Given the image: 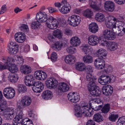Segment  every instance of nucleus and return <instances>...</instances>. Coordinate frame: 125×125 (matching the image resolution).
<instances>
[{"instance_id": "aec40b11", "label": "nucleus", "mask_w": 125, "mask_h": 125, "mask_svg": "<svg viewBox=\"0 0 125 125\" xmlns=\"http://www.w3.org/2000/svg\"><path fill=\"white\" fill-rule=\"evenodd\" d=\"M31 102V99L28 96L23 97L21 100V105L23 107H27L30 105Z\"/></svg>"}, {"instance_id": "6e6d98bb", "label": "nucleus", "mask_w": 125, "mask_h": 125, "mask_svg": "<svg viewBox=\"0 0 125 125\" xmlns=\"http://www.w3.org/2000/svg\"><path fill=\"white\" fill-rule=\"evenodd\" d=\"M23 121L24 123L23 124V125H33L32 121L28 118L24 119Z\"/></svg>"}, {"instance_id": "603ef678", "label": "nucleus", "mask_w": 125, "mask_h": 125, "mask_svg": "<svg viewBox=\"0 0 125 125\" xmlns=\"http://www.w3.org/2000/svg\"><path fill=\"white\" fill-rule=\"evenodd\" d=\"M117 125H125V116L119 118L117 122Z\"/></svg>"}, {"instance_id": "412c9836", "label": "nucleus", "mask_w": 125, "mask_h": 125, "mask_svg": "<svg viewBox=\"0 0 125 125\" xmlns=\"http://www.w3.org/2000/svg\"><path fill=\"white\" fill-rule=\"evenodd\" d=\"M26 39L25 35L23 33H20V34L16 33L15 35V39L16 42L19 43H22Z\"/></svg>"}, {"instance_id": "ddd939ff", "label": "nucleus", "mask_w": 125, "mask_h": 125, "mask_svg": "<svg viewBox=\"0 0 125 125\" xmlns=\"http://www.w3.org/2000/svg\"><path fill=\"white\" fill-rule=\"evenodd\" d=\"M35 77L32 75H27L24 79V83L26 85L31 86L35 82Z\"/></svg>"}, {"instance_id": "c756f323", "label": "nucleus", "mask_w": 125, "mask_h": 125, "mask_svg": "<svg viewBox=\"0 0 125 125\" xmlns=\"http://www.w3.org/2000/svg\"><path fill=\"white\" fill-rule=\"evenodd\" d=\"M90 31L93 33H95L98 30V27L97 25L95 23H91L89 25Z\"/></svg>"}, {"instance_id": "7c9ffc66", "label": "nucleus", "mask_w": 125, "mask_h": 125, "mask_svg": "<svg viewBox=\"0 0 125 125\" xmlns=\"http://www.w3.org/2000/svg\"><path fill=\"white\" fill-rule=\"evenodd\" d=\"M11 62H9L8 64V69L10 71L14 73L17 72L18 70V68L16 65V64H11Z\"/></svg>"}, {"instance_id": "2f4dec72", "label": "nucleus", "mask_w": 125, "mask_h": 125, "mask_svg": "<svg viewBox=\"0 0 125 125\" xmlns=\"http://www.w3.org/2000/svg\"><path fill=\"white\" fill-rule=\"evenodd\" d=\"M118 48L117 44L115 42H109L107 49L111 51H114Z\"/></svg>"}, {"instance_id": "4468645a", "label": "nucleus", "mask_w": 125, "mask_h": 125, "mask_svg": "<svg viewBox=\"0 0 125 125\" xmlns=\"http://www.w3.org/2000/svg\"><path fill=\"white\" fill-rule=\"evenodd\" d=\"M62 5L61 8L59 9V11L61 13L66 14L70 11L71 7L70 5L67 3V0L64 1V3Z\"/></svg>"}, {"instance_id": "49530a36", "label": "nucleus", "mask_w": 125, "mask_h": 125, "mask_svg": "<svg viewBox=\"0 0 125 125\" xmlns=\"http://www.w3.org/2000/svg\"><path fill=\"white\" fill-rule=\"evenodd\" d=\"M18 91L20 93L25 92H26L27 90L26 87L22 85L19 84L18 85Z\"/></svg>"}, {"instance_id": "9d476101", "label": "nucleus", "mask_w": 125, "mask_h": 125, "mask_svg": "<svg viewBox=\"0 0 125 125\" xmlns=\"http://www.w3.org/2000/svg\"><path fill=\"white\" fill-rule=\"evenodd\" d=\"M104 38L108 40H112L116 38V36L112 31L109 29L105 30L103 32Z\"/></svg>"}, {"instance_id": "f3484780", "label": "nucleus", "mask_w": 125, "mask_h": 125, "mask_svg": "<svg viewBox=\"0 0 125 125\" xmlns=\"http://www.w3.org/2000/svg\"><path fill=\"white\" fill-rule=\"evenodd\" d=\"M68 97L69 100L73 103L78 102L80 99L79 95L77 93L74 92L69 93L68 95Z\"/></svg>"}, {"instance_id": "a878e982", "label": "nucleus", "mask_w": 125, "mask_h": 125, "mask_svg": "<svg viewBox=\"0 0 125 125\" xmlns=\"http://www.w3.org/2000/svg\"><path fill=\"white\" fill-rule=\"evenodd\" d=\"M69 89V85L66 83H62L59 84L58 90L61 92H65L68 91Z\"/></svg>"}, {"instance_id": "f704fd0d", "label": "nucleus", "mask_w": 125, "mask_h": 125, "mask_svg": "<svg viewBox=\"0 0 125 125\" xmlns=\"http://www.w3.org/2000/svg\"><path fill=\"white\" fill-rule=\"evenodd\" d=\"M75 68L76 70L80 71H83L85 70L86 66L83 63L77 62L75 64Z\"/></svg>"}, {"instance_id": "423d86ee", "label": "nucleus", "mask_w": 125, "mask_h": 125, "mask_svg": "<svg viewBox=\"0 0 125 125\" xmlns=\"http://www.w3.org/2000/svg\"><path fill=\"white\" fill-rule=\"evenodd\" d=\"M86 79L88 83L87 85L88 88L90 90L93 88L96 84V79L92 74V73H87Z\"/></svg>"}, {"instance_id": "e433bc0d", "label": "nucleus", "mask_w": 125, "mask_h": 125, "mask_svg": "<svg viewBox=\"0 0 125 125\" xmlns=\"http://www.w3.org/2000/svg\"><path fill=\"white\" fill-rule=\"evenodd\" d=\"M83 60L85 63L89 64L93 62V58L91 55H86L83 57Z\"/></svg>"}, {"instance_id": "58836bf2", "label": "nucleus", "mask_w": 125, "mask_h": 125, "mask_svg": "<svg viewBox=\"0 0 125 125\" xmlns=\"http://www.w3.org/2000/svg\"><path fill=\"white\" fill-rule=\"evenodd\" d=\"M8 78L9 80L12 83L17 82L18 79V77L17 75L12 74H10Z\"/></svg>"}, {"instance_id": "09e8293b", "label": "nucleus", "mask_w": 125, "mask_h": 125, "mask_svg": "<svg viewBox=\"0 0 125 125\" xmlns=\"http://www.w3.org/2000/svg\"><path fill=\"white\" fill-rule=\"evenodd\" d=\"M110 105L109 104H105L102 109L103 113H106L108 112L110 109Z\"/></svg>"}, {"instance_id": "f03ea898", "label": "nucleus", "mask_w": 125, "mask_h": 125, "mask_svg": "<svg viewBox=\"0 0 125 125\" xmlns=\"http://www.w3.org/2000/svg\"><path fill=\"white\" fill-rule=\"evenodd\" d=\"M0 115H5V117H7L8 120H10L13 119L15 115L13 109L9 108L5 109L0 104Z\"/></svg>"}, {"instance_id": "864d4df0", "label": "nucleus", "mask_w": 125, "mask_h": 125, "mask_svg": "<svg viewBox=\"0 0 125 125\" xmlns=\"http://www.w3.org/2000/svg\"><path fill=\"white\" fill-rule=\"evenodd\" d=\"M94 102L95 103V104H99L101 103V99L99 98H95L94 99L93 101H92L91 102H90L89 103V104L90 106L92 108H93V106L92 105V104L91 103H93Z\"/></svg>"}, {"instance_id": "7ed1b4c3", "label": "nucleus", "mask_w": 125, "mask_h": 125, "mask_svg": "<svg viewBox=\"0 0 125 125\" xmlns=\"http://www.w3.org/2000/svg\"><path fill=\"white\" fill-rule=\"evenodd\" d=\"M91 109L88 107V106H83L81 107L80 112H77L75 115L77 117H80L82 115L85 116L90 117L93 113L92 112Z\"/></svg>"}, {"instance_id": "5fc2aeb1", "label": "nucleus", "mask_w": 125, "mask_h": 125, "mask_svg": "<svg viewBox=\"0 0 125 125\" xmlns=\"http://www.w3.org/2000/svg\"><path fill=\"white\" fill-rule=\"evenodd\" d=\"M86 73H92L93 72V68L90 65H88L85 68Z\"/></svg>"}, {"instance_id": "6e6552de", "label": "nucleus", "mask_w": 125, "mask_h": 125, "mask_svg": "<svg viewBox=\"0 0 125 125\" xmlns=\"http://www.w3.org/2000/svg\"><path fill=\"white\" fill-rule=\"evenodd\" d=\"M3 93L4 96L7 98L12 99L15 96V91L12 88L9 87L4 89Z\"/></svg>"}, {"instance_id": "4be33fe9", "label": "nucleus", "mask_w": 125, "mask_h": 125, "mask_svg": "<svg viewBox=\"0 0 125 125\" xmlns=\"http://www.w3.org/2000/svg\"><path fill=\"white\" fill-rule=\"evenodd\" d=\"M88 43L91 45L94 46L96 45L98 42L99 39L96 36L92 35L88 38Z\"/></svg>"}, {"instance_id": "c85d7f7f", "label": "nucleus", "mask_w": 125, "mask_h": 125, "mask_svg": "<svg viewBox=\"0 0 125 125\" xmlns=\"http://www.w3.org/2000/svg\"><path fill=\"white\" fill-rule=\"evenodd\" d=\"M42 96L43 99L46 100L50 99L52 96V92L48 90L44 91L42 94Z\"/></svg>"}, {"instance_id": "a19ab883", "label": "nucleus", "mask_w": 125, "mask_h": 125, "mask_svg": "<svg viewBox=\"0 0 125 125\" xmlns=\"http://www.w3.org/2000/svg\"><path fill=\"white\" fill-rule=\"evenodd\" d=\"M93 119L94 121L98 122L102 121L103 119L102 116L99 113H97L94 115Z\"/></svg>"}, {"instance_id": "a18cd8bd", "label": "nucleus", "mask_w": 125, "mask_h": 125, "mask_svg": "<svg viewBox=\"0 0 125 125\" xmlns=\"http://www.w3.org/2000/svg\"><path fill=\"white\" fill-rule=\"evenodd\" d=\"M32 85H34L36 87L39 88L41 90H43L44 86L43 84L40 82H35Z\"/></svg>"}, {"instance_id": "de8ad7c7", "label": "nucleus", "mask_w": 125, "mask_h": 125, "mask_svg": "<svg viewBox=\"0 0 125 125\" xmlns=\"http://www.w3.org/2000/svg\"><path fill=\"white\" fill-rule=\"evenodd\" d=\"M53 35L55 37L60 38L62 36V33L60 30L58 29L54 31Z\"/></svg>"}, {"instance_id": "79ce46f5", "label": "nucleus", "mask_w": 125, "mask_h": 125, "mask_svg": "<svg viewBox=\"0 0 125 125\" xmlns=\"http://www.w3.org/2000/svg\"><path fill=\"white\" fill-rule=\"evenodd\" d=\"M62 46L63 44L62 43L57 42L54 43L53 48L56 51H59L61 50Z\"/></svg>"}, {"instance_id": "9b49d317", "label": "nucleus", "mask_w": 125, "mask_h": 125, "mask_svg": "<svg viewBox=\"0 0 125 125\" xmlns=\"http://www.w3.org/2000/svg\"><path fill=\"white\" fill-rule=\"evenodd\" d=\"M47 86L50 89L56 88L58 83L57 81L54 78H48L45 82Z\"/></svg>"}, {"instance_id": "1a4fd4ad", "label": "nucleus", "mask_w": 125, "mask_h": 125, "mask_svg": "<svg viewBox=\"0 0 125 125\" xmlns=\"http://www.w3.org/2000/svg\"><path fill=\"white\" fill-rule=\"evenodd\" d=\"M10 44L12 47H10L8 49L9 53L11 55L16 54L18 51L19 46L16 43L14 40L11 39L9 43Z\"/></svg>"}, {"instance_id": "0e129e2a", "label": "nucleus", "mask_w": 125, "mask_h": 125, "mask_svg": "<svg viewBox=\"0 0 125 125\" xmlns=\"http://www.w3.org/2000/svg\"><path fill=\"white\" fill-rule=\"evenodd\" d=\"M31 86H33L32 87V89L33 91L35 92L39 93L42 91L39 88H38L34 85Z\"/></svg>"}, {"instance_id": "052dcab7", "label": "nucleus", "mask_w": 125, "mask_h": 125, "mask_svg": "<svg viewBox=\"0 0 125 125\" xmlns=\"http://www.w3.org/2000/svg\"><path fill=\"white\" fill-rule=\"evenodd\" d=\"M28 26L24 24H22L20 27V30L23 31H27L28 30Z\"/></svg>"}, {"instance_id": "0eeeda50", "label": "nucleus", "mask_w": 125, "mask_h": 125, "mask_svg": "<svg viewBox=\"0 0 125 125\" xmlns=\"http://www.w3.org/2000/svg\"><path fill=\"white\" fill-rule=\"evenodd\" d=\"M81 21V17L76 15H73L70 16L68 20L69 24L73 26H78L80 24Z\"/></svg>"}, {"instance_id": "ea45409f", "label": "nucleus", "mask_w": 125, "mask_h": 125, "mask_svg": "<svg viewBox=\"0 0 125 125\" xmlns=\"http://www.w3.org/2000/svg\"><path fill=\"white\" fill-rule=\"evenodd\" d=\"M41 24L38 21L32 22L31 24V27L32 29H38L40 28Z\"/></svg>"}, {"instance_id": "37998d69", "label": "nucleus", "mask_w": 125, "mask_h": 125, "mask_svg": "<svg viewBox=\"0 0 125 125\" xmlns=\"http://www.w3.org/2000/svg\"><path fill=\"white\" fill-rule=\"evenodd\" d=\"M118 117V114L115 113H112L110 114L109 117V119L111 121L115 122Z\"/></svg>"}, {"instance_id": "338daca9", "label": "nucleus", "mask_w": 125, "mask_h": 125, "mask_svg": "<svg viewBox=\"0 0 125 125\" xmlns=\"http://www.w3.org/2000/svg\"><path fill=\"white\" fill-rule=\"evenodd\" d=\"M115 1L117 4L122 5L125 3V0H114Z\"/></svg>"}, {"instance_id": "4d7b16f0", "label": "nucleus", "mask_w": 125, "mask_h": 125, "mask_svg": "<svg viewBox=\"0 0 125 125\" xmlns=\"http://www.w3.org/2000/svg\"><path fill=\"white\" fill-rule=\"evenodd\" d=\"M57 58V54L55 52H52L51 54V59L52 62H55L56 61Z\"/></svg>"}, {"instance_id": "b1692460", "label": "nucleus", "mask_w": 125, "mask_h": 125, "mask_svg": "<svg viewBox=\"0 0 125 125\" xmlns=\"http://www.w3.org/2000/svg\"><path fill=\"white\" fill-rule=\"evenodd\" d=\"M71 44L74 47L79 46L81 43V41L78 37H72L70 40Z\"/></svg>"}, {"instance_id": "20e7f679", "label": "nucleus", "mask_w": 125, "mask_h": 125, "mask_svg": "<svg viewBox=\"0 0 125 125\" xmlns=\"http://www.w3.org/2000/svg\"><path fill=\"white\" fill-rule=\"evenodd\" d=\"M14 113L15 115L14 116L16 115L13 121V125H23V124L24 123L23 121L24 119H23V114L22 111L19 109L16 112V113L14 112Z\"/></svg>"}, {"instance_id": "680f3d73", "label": "nucleus", "mask_w": 125, "mask_h": 125, "mask_svg": "<svg viewBox=\"0 0 125 125\" xmlns=\"http://www.w3.org/2000/svg\"><path fill=\"white\" fill-rule=\"evenodd\" d=\"M125 26H124V28L123 30H119L118 31V32L117 33H119L116 34V35L119 36H121L123 35L125 33Z\"/></svg>"}, {"instance_id": "8fccbe9b", "label": "nucleus", "mask_w": 125, "mask_h": 125, "mask_svg": "<svg viewBox=\"0 0 125 125\" xmlns=\"http://www.w3.org/2000/svg\"><path fill=\"white\" fill-rule=\"evenodd\" d=\"M89 45L87 44H83L81 46V48L82 50L85 54H87L89 52Z\"/></svg>"}, {"instance_id": "3c124183", "label": "nucleus", "mask_w": 125, "mask_h": 125, "mask_svg": "<svg viewBox=\"0 0 125 125\" xmlns=\"http://www.w3.org/2000/svg\"><path fill=\"white\" fill-rule=\"evenodd\" d=\"M67 52L71 54H73L75 53L76 52V49L74 47L72 46L68 47L66 49Z\"/></svg>"}, {"instance_id": "c9c22d12", "label": "nucleus", "mask_w": 125, "mask_h": 125, "mask_svg": "<svg viewBox=\"0 0 125 125\" xmlns=\"http://www.w3.org/2000/svg\"><path fill=\"white\" fill-rule=\"evenodd\" d=\"M95 19L99 22H102L104 21L105 20V16L102 14L98 13L95 14Z\"/></svg>"}, {"instance_id": "13d9d810", "label": "nucleus", "mask_w": 125, "mask_h": 125, "mask_svg": "<svg viewBox=\"0 0 125 125\" xmlns=\"http://www.w3.org/2000/svg\"><path fill=\"white\" fill-rule=\"evenodd\" d=\"M9 62L8 61V59L7 60V62L3 65L2 64H0V70H3L8 69V64Z\"/></svg>"}, {"instance_id": "bb28decb", "label": "nucleus", "mask_w": 125, "mask_h": 125, "mask_svg": "<svg viewBox=\"0 0 125 125\" xmlns=\"http://www.w3.org/2000/svg\"><path fill=\"white\" fill-rule=\"evenodd\" d=\"M20 70L22 73L25 74L31 73V67L27 65H22L20 67Z\"/></svg>"}, {"instance_id": "e2e57ef3", "label": "nucleus", "mask_w": 125, "mask_h": 125, "mask_svg": "<svg viewBox=\"0 0 125 125\" xmlns=\"http://www.w3.org/2000/svg\"><path fill=\"white\" fill-rule=\"evenodd\" d=\"M7 10V6L6 4L3 5L1 8V10L0 11V13L2 14L4 13Z\"/></svg>"}, {"instance_id": "72a5a7b5", "label": "nucleus", "mask_w": 125, "mask_h": 125, "mask_svg": "<svg viewBox=\"0 0 125 125\" xmlns=\"http://www.w3.org/2000/svg\"><path fill=\"white\" fill-rule=\"evenodd\" d=\"M75 60L74 56L69 55L66 57L64 59V61L66 63L70 64L74 63Z\"/></svg>"}, {"instance_id": "cd10ccee", "label": "nucleus", "mask_w": 125, "mask_h": 125, "mask_svg": "<svg viewBox=\"0 0 125 125\" xmlns=\"http://www.w3.org/2000/svg\"><path fill=\"white\" fill-rule=\"evenodd\" d=\"M96 84V85L93 88H91L90 90L89 88H88V91L90 92V94L98 96L101 93V90L98 88H97Z\"/></svg>"}, {"instance_id": "5701e85b", "label": "nucleus", "mask_w": 125, "mask_h": 125, "mask_svg": "<svg viewBox=\"0 0 125 125\" xmlns=\"http://www.w3.org/2000/svg\"><path fill=\"white\" fill-rule=\"evenodd\" d=\"M99 80L101 84L104 85L109 83L110 82L111 79L109 76L103 75L101 76L100 79Z\"/></svg>"}, {"instance_id": "f8f14e48", "label": "nucleus", "mask_w": 125, "mask_h": 125, "mask_svg": "<svg viewBox=\"0 0 125 125\" xmlns=\"http://www.w3.org/2000/svg\"><path fill=\"white\" fill-rule=\"evenodd\" d=\"M94 64L96 68L100 70L104 67L105 62L103 59L101 58H98L95 60Z\"/></svg>"}, {"instance_id": "a211bd4d", "label": "nucleus", "mask_w": 125, "mask_h": 125, "mask_svg": "<svg viewBox=\"0 0 125 125\" xmlns=\"http://www.w3.org/2000/svg\"><path fill=\"white\" fill-rule=\"evenodd\" d=\"M8 61L9 62H13L16 65H22L23 62V59L21 57H19L16 58L10 57L8 58Z\"/></svg>"}, {"instance_id": "39448f33", "label": "nucleus", "mask_w": 125, "mask_h": 125, "mask_svg": "<svg viewBox=\"0 0 125 125\" xmlns=\"http://www.w3.org/2000/svg\"><path fill=\"white\" fill-rule=\"evenodd\" d=\"M107 20H106V27L108 28L112 29L115 26V24L118 25V23H122L123 24L124 23L120 21H118V19L115 17L112 16H109L107 17Z\"/></svg>"}, {"instance_id": "69168bd1", "label": "nucleus", "mask_w": 125, "mask_h": 125, "mask_svg": "<svg viewBox=\"0 0 125 125\" xmlns=\"http://www.w3.org/2000/svg\"><path fill=\"white\" fill-rule=\"evenodd\" d=\"M74 108L75 111L77 112H80L81 108H80V106L78 104H75L74 105Z\"/></svg>"}, {"instance_id": "393cba45", "label": "nucleus", "mask_w": 125, "mask_h": 125, "mask_svg": "<svg viewBox=\"0 0 125 125\" xmlns=\"http://www.w3.org/2000/svg\"><path fill=\"white\" fill-rule=\"evenodd\" d=\"M96 55L99 58H101L103 59H105L107 56L106 51L104 49L101 48L97 51Z\"/></svg>"}, {"instance_id": "dca6fc26", "label": "nucleus", "mask_w": 125, "mask_h": 125, "mask_svg": "<svg viewBox=\"0 0 125 125\" xmlns=\"http://www.w3.org/2000/svg\"><path fill=\"white\" fill-rule=\"evenodd\" d=\"M113 88L110 85H106L102 88L103 93L106 96L111 95L113 92Z\"/></svg>"}, {"instance_id": "4c0bfd02", "label": "nucleus", "mask_w": 125, "mask_h": 125, "mask_svg": "<svg viewBox=\"0 0 125 125\" xmlns=\"http://www.w3.org/2000/svg\"><path fill=\"white\" fill-rule=\"evenodd\" d=\"M83 14L85 17L90 18L93 15V12L90 9H88L84 11Z\"/></svg>"}, {"instance_id": "c03bdc74", "label": "nucleus", "mask_w": 125, "mask_h": 125, "mask_svg": "<svg viewBox=\"0 0 125 125\" xmlns=\"http://www.w3.org/2000/svg\"><path fill=\"white\" fill-rule=\"evenodd\" d=\"M89 4L90 6L95 10L98 11L100 10V7L96 5L95 2L92 0H90Z\"/></svg>"}, {"instance_id": "2eb2a0df", "label": "nucleus", "mask_w": 125, "mask_h": 125, "mask_svg": "<svg viewBox=\"0 0 125 125\" xmlns=\"http://www.w3.org/2000/svg\"><path fill=\"white\" fill-rule=\"evenodd\" d=\"M35 77L39 80H44L46 79L47 75L44 72L41 71H35L34 73Z\"/></svg>"}, {"instance_id": "774afa93", "label": "nucleus", "mask_w": 125, "mask_h": 125, "mask_svg": "<svg viewBox=\"0 0 125 125\" xmlns=\"http://www.w3.org/2000/svg\"><path fill=\"white\" fill-rule=\"evenodd\" d=\"M109 42H108L105 40L102 41L101 43V45L103 46H105L108 48V44L109 43Z\"/></svg>"}, {"instance_id": "bf43d9fd", "label": "nucleus", "mask_w": 125, "mask_h": 125, "mask_svg": "<svg viewBox=\"0 0 125 125\" xmlns=\"http://www.w3.org/2000/svg\"><path fill=\"white\" fill-rule=\"evenodd\" d=\"M66 0H62L61 3L59 2H55L54 3V5L55 7H57L59 9L60 8H61L62 7V4H63L65 2Z\"/></svg>"}, {"instance_id": "6ab92c4d", "label": "nucleus", "mask_w": 125, "mask_h": 125, "mask_svg": "<svg viewBox=\"0 0 125 125\" xmlns=\"http://www.w3.org/2000/svg\"><path fill=\"white\" fill-rule=\"evenodd\" d=\"M104 7L106 10L112 12L115 9V4L112 1L108 0L105 2Z\"/></svg>"}, {"instance_id": "f257e3e1", "label": "nucleus", "mask_w": 125, "mask_h": 125, "mask_svg": "<svg viewBox=\"0 0 125 125\" xmlns=\"http://www.w3.org/2000/svg\"><path fill=\"white\" fill-rule=\"evenodd\" d=\"M36 18L40 23L46 22L47 26L50 29H55L58 26L59 22L57 20L52 16L48 17V14L45 12L41 11L37 13Z\"/></svg>"}, {"instance_id": "473e14b6", "label": "nucleus", "mask_w": 125, "mask_h": 125, "mask_svg": "<svg viewBox=\"0 0 125 125\" xmlns=\"http://www.w3.org/2000/svg\"><path fill=\"white\" fill-rule=\"evenodd\" d=\"M118 23L121 25H117V24H115V26L112 29V31L114 34L119 33H117L118 31L120 30H123L124 28V24H122V23H121V24H120V23Z\"/></svg>"}]
</instances>
